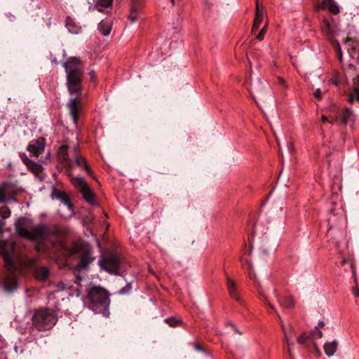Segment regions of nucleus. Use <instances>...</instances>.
<instances>
[{
    "instance_id": "obj_1",
    "label": "nucleus",
    "mask_w": 359,
    "mask_h": 359,
    "mask_svg": "<svg viewBox=\"0 0 359 359\" xmlns=\"http://www.w3.org/2000/svg\"><path fill=\"white\" fill-rule=\"evenodd\" d=\"M67 74V85L68 92L72 97L67 103V107L74 122L76 123L78 114V107L83 98L82 78L83 70L80 60L73 57L63 63Z\"/></svg>"
},
{
    "instance_id": "obj_2",
    "label": "nucleus",
    "mask_w": 359,
    "mask_h": 359,
    "mask_svg": "<svg viewBox=\"0 0 359 359\" xmlns=\"http://www.w3.org/2000/svg\"><path fill=\"white\" fill-rule=\"evenodd\" d=\"M18 234L30 241L43 238L48 232L47 226L43 224L31 226L30 222L25 218L19 219L15 222Z\"/></svg>"
},
{
    "instance_id": "obj_3",
    "label": "nucleus",
    "mask_w": 359,
    "mask_h": 359,
    "mask_svg": "<svg viewBox=\"0 0 359 359\" xmlns=\"http://www.w3.org/2000/svg\"><path fill=\"white\" fill-rule=\"evenodd\" d=\"M57 318L55 311L49 309H41L34 313L32 317L34 327L40 331L52 328L57 323Z\"/></svg>"
},
{
    "instance_id": "obj_4",
    "label": "nucleus",
    "mask_w": 359,
    "mask_h": 359,
    "mask_svg": "<svg viewBox=\"0 0 359 359\" xmlns=\"http://www.w3.org/2000/svg\"><path fill=\"white\" fill-rule=\"evenodd\" d=\"M100 267L111 274L118 275L119 273L120 259L111 252L103 255L99 261Z\"/></svg>"
},
{
    "instance_id": "obj_5",
    "label": "nucleus",
    "mask_w": 359,
    "mask_h": 359,
    "mask_svg": "<svg viewBox=\"0 0 359 359\" xmlns=\"http://www.w3.org/2000/svg\"><path fill=\"white\" fill-rule=\"evenodd\" d=\"M88 298L93 304H99L101 306H109V294L104 288L95 286L88 292Z\"/></svg>"
},
{
    "instance_id": "obj_6",
    "label": "nucleus",
    "mask_w": 359,
    "mask_h": 359,
    "mask_svg": "<svg viewBox=\"0 0 359 359\" xmlns=\"http://www.w3.org/2000/svg\"><path fill=\"white\" fill-rule=\"evenodd\" d=\"M1 253L2 254L4 261L8 269L11 272L15 270V264L11 256V254L15 250V244L11 241H2L0 243Z\"/></svg>"
},
{
    "instance_id": "obj_7",
    "label": "nucleus",
    "mask_w": 359,
    "mask_h": 359,
    "mask_svg": "<svg viewBox=\"0 0 359 359\" xmlns=\"http://www.w3.org/2000/svg\"><path fill=\"white\" fill-rule=\"evenodd\" d=\"M266 87L267 85L264 83L260 78H256L255 81H252L249 90L255 102H257V98H259V100L265 98ZM257 105L259 106V104Z\"/></svg>"
},
{
    "instance_id": "obj_8",
    "label": "nucleus",
    "mask_w": 359,
    "mask_h": 359,
    "mask_svg": "<svg viewBox=\"0 0 359 359\" xmlns=\"http://www.w3.org/2000/svg\"><path fill=\"white\" fill-rule=\"evenodd\" d=\"M45 145V139L41 137L31 141L27 147V150L34 157H38L43 152Z\"/></svg>"
},
{
    "instance_id": "obj_9",
    "label": "nucleus",
    "mask_w": 359,
    "mask_h": 359,
    "mask_svg": "<svg viewBox=\"0 0 359 359\" xmlns=\"http://www.w3.org/2000/svg\"><path fill=\"white\" fill-rule=\"evenodd\" d=\"M266 302H267L269 306L271 309V310H273L276 313V315L278 316V318H279V320L280 321L281 327H282V329H283V333H284V341H285V344H290V340L292 339V337L294 334V330L293 327H291L290 325H288V326L284 325V324H283V321L281 320L280 316L276 312L275 306L273 304H271L269 302V301L267 300V299H266Z\"/></svg>"
},
{
    "instance_id": "obj_10",
    "label": "nucleus",
    "mask_w": 359,
    "mask_h": 359,
    "mask_svg": "<svg viewBox=\"0 0 359 359\" xmlns=\"http://www.w3.org/2000/svg\"><path fill=\"white\" fill-rule=\"evenodd\" d=\"M20 157L25 163V165L27 166V168L34 175H36L42 172L43 167L41 165L28 158V157L25 153H20Z\"/></svg>"
},
{
    "instance_id": "obj_11",
    "label": "nucleus",
    "mask_w": 359,
    "mask_h": 359,
    "mask_svg": "<svg viewBox=\"0 0 359 359\" xmlns=\"http://www.w3.org/2000/svg\"><path fill=\"white\" fill-rule=\"evenodd\" d=\"M317 9H327L332 14L339 13V7L334 0H323L321 4L316 6Z\"/></svg>"
},
{
    "instance_id": "obj_12",
    "label": "nucleus",
    "mask_w": 359,
    "mask_h": 359,
    "mask_svg": "<svg viewBox=\"0 0 359 359\" xmlns=\"http://www.w3.org/2000/svg\"><path fill=\"white\" fill-rule=\"evenodd\" d=\"M226 286L229 294L230 296L236 299V301L240 300V297L237 293V287L235 281L231 279L228 275H226Z\"/></svg>"
},
{
    "instance_id": "obj_13",
    "label": "nucleus",
    "mask_w": 359,
    "mask_h": 359,
    "mask_svg": "<svg viewBox=\"0 0 359 359\" xmlns=\"http://www.w3.org/2000/svg\"><path fill=\"white\" fill-rule=\"evenodd\" d=\"M338 341L333 340L330 342H326L323 346L324 351L328 357L333 356L337 349Z\"/></svg>"
},
{
    "instance_id": "obj_14",
    "label": "nucleus",
    "mask_w": 359,
    "mask_h": 359,
    "mask_svg": "<svg viewBox=\"0 0 359 359\" xmlns=\"http://www.w3.org/2000/svg\"><path fill=\"white\" fill-rule=\"evenodd\" d=\"M273 295L277 298L280 306L285 309H289L294 305V300L290 297H285L282 299H278V293L276 290L273 291Z\"/></svg>"
},
{
    "instance_id": "obj_15",
    "label": "nucleus",
    "mask_w": 359,
    "mask_h": 359,
    "mask_svg": "<svg viewBox=\"0 0 359 359\" xmlns=\"http://www.w3.org/2000/svg\"><path fill=\"white\" fill-rule=\"evenodd\" d=\"M17 282L15 277H7L4 281V288L6 292H13L17 288Z\"/></svg>"
},
{
    "instance_id": "obj_16",
    "label": "nucleus",
    "mask_w": 359,
    "mask_h": 359,
    "mask_svg": "<svg viewBox=\"0 0 359 359\" xmlns=\"http://www.w3.org/2000/svg\"><path fill=\"white\" fill-rule=\"evenodd\" d=\"M355 87L353 91L350 94L348 97V102L353 103L355 101H359V76L353 79Z\"/></svg>"
},
{
    "instance_id": "obj_17",
    "label": "nucleus",
    "mask_w": 359,
    "mask_h": 359,
    "mask_svg": "<svg viewBox=\"0 0 359 359\" xmlns=\"http://www.w3.org/2000/svg\"><path fill=\"white\" fill-rule=\"evenodd\" d=\"M71 182L80 191H82L89 186L82 177H71Z\"/></svg>"
},
{
    "instance_id": "obj_18",
    "label": "nucleus",
    "mask_w": 359,
    "mask_h": 359,
    "mask_svg": "<svg viewBox=\"0 0 359 359\" xmlns=\"http://www.w3.org/2000/svg\"><path fill=\"white\" fill-rule=\"evenodd\" d=\"M355 121V115L353 111L346 108L343 111L342 117H341V123L346 126L348 123H353Z\"/></svg>"
},
{
    "instance_id": "obj_19",
    "label": "nucleus",
    "mask_w": 359,
    "mask_h": 359,
    "mask_svg": "<svg viewBox=\"0 0 359 359\" xmlns=\"http://www.w3.org/2000/svg\"><path fill=\"white\" fill-rule=\"evenodd\" d=\"M98 29L102 34L107 36L111 29V23L109 20H102L98 25Z\"/></svg>"
},
{
    "instance_id": "obj_20",
    "label": "nucleus",
    "mask_w": 359,
    "mask_h": 359,
    "mask_svg": "<svg viewBox=\"0 0 359 359\" xmlns=\"http://www.w3.org/2000/svg\"><path fill=\"white\" fill-rule=\"evenodd\" d=\"M81 193L83 195L84 199L92 205L95 204V194L90 189V187H87L86 189H83Z\"/></svg>"
},
{
    "instance_id": "obj_21",
    "label": "nucleus",
    "mask_w": 359,
    "mask_h": 359,
    "mask_svg": "<svg viewBox=\"0 0 359 359\" xmlns=\"http://www.w3.org/2000/svg\"><path fill=\"white\" fill-rule=\"evenodd\" d=\"M49 276V271L47 268L43 267L36 269L35 276L39 280H45Z\"/></svg>"
},
{
    "instance_id": "obj_22",
    "label": "nucleus",
    "mask_w": 359,
    "mask_h": 359,
    "mask_svg": "<svg viewBox=\"0 0 359 359\" xmlns=\"http://www.w3.org/2000/svg\"><path fill=\"white\" fill-rule=\"evenodd\" d=\"M140 10L135 6L130 8V14L128 15V20L130 22H135L139 18Z\"/></svg>"
},
{
    "instance_id": "obj_23",
    "label": "nucleus",
    "mask_w": 359,
    "mask_h": 359,
    "mask_svg": "<svg viewBox=\"0 0 359 359\" xmlns=\"http://www.w3.org/2000/svg\"><path fill=\"white\" fill-rule=\"evenodd\" d=\"M262 14L259 12L258 2L257 1L256 5V14L255 18L254 24L252 26V30L257 29L262 20Z\"/></svg>"
},
{
    "instance_id": "obj_24",
    "label": "nucleus",
    "mask_w": 359,
    "mask_h": 359,
    "mask_svg": "<svg viewBox=\"0 0 359 359\" xmlns=\"http://www.w3.org/2000/svg\"><path fill=\"white\" fill-rule=\"evenodd\" d=\"M94 260L90 253L87 252L81 258L80 265L83 268L88 267V264Z\"/></svg>"
},
{
    "instance_id": "obj_25",
    "label": "nucleus",
    "mask_w": 359,
    "mask_h": 359,
    "mask_svg": "<svg viewBox=\"0 0 359 359\" xmlns=\"http://www.w3.org/2000/svg\"><path fill=\"white\" fill-rule=\"evenodd\" d=\"M58 157L62 162L68 161L67 147L62 146L58 151Z\"/></svg>"
},
{
    "instance_id": "obj_26",
    "label": "nucleus",
    "mask_w": 359,
    "mask_h": 359,
    "mask_svg": "<svg viewBox=\"0 0 359 359\" xmlns=\"http://www.w3.org/2000/svg\"><path fill=\"white\" fill-rule=\"evenodd\" d=\"M76 164L79 165V166H84L86 171L88 172V173H90V168H88L87 163H86V159L83 158V157L81 156H76Z\"/></svg>"
},
{
    "instance_id": "obj_27",
    "label": "nucleus",
    "mask_w": 359,
    "mask_h": 359,
    "mask_svg": "<svg viewBox=\"0 0 359 359\" xmlns=\"http://www.w3.org/2000/svg\"><path fill=\"white\" fill-rule=\"evenodd\" d=\"M345 45L347 46V49L349 51L350 49L354 50L358 45L357 42L351 39L347 38L344 41Z\"/></svg>"
},
{
    "instance_id": "obj_28",
    "label": "nucleus",
    "mask_w": 359,
    "mask_h": 359,
    "mask_svg": "<svg viewBox=\"0 0 359 359\" xmlns=\"http://www.w3.org/2000/svg\"><path fill=\"white\" fill-rule=\"evenodd\" d=\"M60 201H61L63 203L64 208H66L68 209L69 214H72L73 213L72 205L70 203V201L68 200V198L65 196V195H64L62 196V198L60 199Z\"/></svg>"
},
{
    "instance_id": "obj_29",
    "label": "nucleus",
    "mask_w": 359,
    "mask_h": 359,
    "mask_svg": "<svg viewBox=\"0 0 359 359\" xmlns=\"http://www.w3.org/2000/svg\"><path fill=\"white\" fill-rule=\"evenodd\" d=\"M71 287V285L69 283H65L63 282H59L55 285V292H62L68 290Z\"/></svg>"
},
{
    "instance_id": "obj_30",
    "label": "nucleus",
    "mask_w": 359,
    "mask_h": 359,
    "mask_svg": "<svg viewBox=\"0 0 359 359\" xmlns=\"http://www.w3.org/2000/svg\"><path fill=\"white\" fill-rule=\"evenodd\" d=\"M112 1L113 0H96L97 1V9L101 11V8H100V7H108L109 6L111 3H112Z\"/></svg>"
},
{
    "instance_id": "obj_31",
    "label": "nucleus",
    "mask_w": 359,
    "mask_h": 359,
    "mask_svg": "<svg viewBox=\"0 0 359 359\" xmlns=\"http://www.w3.org/2000/svg\"><path fill=\"white\" fill-rule=\"evenodd\" d=\"M11 215V210L7 206L0 207V216L3 219H6Z\"/></svg>"
},
{
    "instance_id": "obj_32",
    "label": "nucleus",
    "mask_w": 359,
    "mask_h": 359,
    "mask_svg": "<svg viewBox=\"0 0 359 359\" xmlns=\"http://www.w3.org/2000/svg\"><path fill=\"white\" fill-rule=\"evenodd\" d=\"M64 195L65 194L62 192L59 191L56 189L54 188L53 190L51 196H52L53 198H55V199L60 200V198H62V196Z\"/></svg>"
},
{
    "instance_id": "obj_33",
    "label": "nucleus",
    "mask_w": 359,
    "mask_h": 359,
    "mask_svg": "<svg viewBox=\"0 0 359 359\" xmlns=\"http://www.w3.org/2000/svg\"><path fill=\"white\" fill-rule=\"evenodd\" d=\"M165 321L171 327L177 326L179 323H181L180 320L175 318H166Z\"/></svg>"
},
{
    "instance_id": "obj_34",
    "label": "nucleus",
    "mask_w": 359,
    "mask_h": 359,
    "mask_svg": "<svg viewBox=\"0 0 359 359\" xmlns=\"http://www.w3.org/2000/svg\"><path fill=\"white\" fill-rule=\"evenodd\" d=\"M287 344L286 353L288 355V356L290 358H292L293 357V353H292V348L294 346V343L292 342L291 340H290V345H289V344Z\"/></svg>"
},
{
    "instance_id": "obj_35",
    "label": "nucleus",
    "mask_w": 359,
    "mask_h": 359,
    "mask_svg": "<svg viewBox=\"0 0 359 359\" xmlns=\"http://www.w3.org/2000/svg\"><path fill=\"white\" fill-rule=\"evenodd\" d=\"M355 285L352 287V292L355 297H359V285H358L357 280L355 279Z\"/></svg>"
},
{
    "instance_id": "obj_36",
    "label": "nucleus",
    "mask_w": 359,
    "mask_h": 359,
    "mask_svg": "<svg viewBox=\"0 0 359 359\" xmlns=\"http://www.w3.org/2000/svg\"><path fill=\"white\" fill-rule=\"evenodd\" d=\"M308 339L309 337L305 334H303L297 338V342L304 344Z\"/></svg>"
},
{
    "instance_id": "obj_37",
    "label": "nucleus",
    "mask_w": 359,
    "mask_h": 359,
    "mask_svg": "<svg viewBox=\"0 0 359 359\" xmlns=\"http://www.w3.org/2000/svg\"><path fill=\"white\" fill-rule=\"evenodd\" d=\"M266 27L264 26L262 29L261 31L259 32V33L258 34V35L257 36V39L259 41H262L263 39H264V34L266 33Z\"/></svg>"
},
{
    "instance_id": "obj_38",
    "label": "nucleus",
    "mask_w": 359,
    "mask_h": 359,
    "mask_svg": "<svg viewBox=\"0 0 359 359\" xmlns=\"http://www.w3.org/2000/svg\"><path fill=\"white\" fill-rule=\"evenodd\" d=\"M6 200V192L3 187H0V203L4 202Z\"/></svg>"
},
{
    "instance_id": "obj_39",
    "label": "nucleus",
    "mask_w": 359,
    "mask_h": 359,
    "mask_svg": "<svg viewBox=\"0 0 359 359\" xmlns=\"http://www.w3.org/2000/svg\"><path fill=\"white\" fill-rule=\"evenodd\" d=\"M333 44L338 52V56H339V59H341L342 57V55H341V48L339 47V43L335 41H333Z\"/></svg>"
},
{
    "instance_id": "obj_40",
    "label": "nucleus",
    "mask_w": 359,
    "mask_h": 359,
    "mask_svg": "<svg viewBox=\"0 0 359 359\" xmlns=\"http://www.w3.org/2000/svg\"><path fill=\"white\" fill-rule=\"evenodd\" d=\"M313 345L314 348V353L317 357H320L321 355V352L319 347L316 345L315 342L313 343Z\"/></svg>"
},
{
    "instance_id": "obj_41",
    "label": "nucleus",
    "mask_w": 359,
    "mask_h": 359,
    "mask_svg": "<svg viewBox=\"0 0 359 359\" xmlns=\"http://www.w3.org/2000/svg\"><path fill=\"white\" fill-rule=\"evenodd\" d=\"M321 95H322V92L321 90L319 89V88H317L315 92H314V97L318 99V100H320L321 99Z\"/></svg>"
},
{
    "instance_id": "obj_42",
    "label": "nucleus",
    "mask_w": 359,
    "mask_h": 359,
    "mask_svg": "<svg viewBox=\"0 0 359 359\" xmlns=\"http://www.w3.org/2000/svg\"><path fill=\"white\" fill-rule=\"evenodd\" d=\"M312 334H316V338H321L323 336L322 332L319 331L317 327L315 328V330L312 332Z\"/></svg>"
},
{
    "instance_id": "obj_43",
    "label": "nucleus",
    "mask_w": 359,
    "mask_h": 359,
    "mask_svg": "<svg viewBox=\"0 0 359 359\" xmlns=\"http://www.w3.org/2000/svg\"><path fill=\"white\" fill-rule=\"evenodd\" d=\"M131 289V286L130 285H126L125 287L122 288L120 290L121 294H125L128 292Z\"/></svg>"
},
{
    "instance_id": "obj_44",
    "label": "nucleus",
    "mask_w": 359,
    "mask_h": 359,
    "mask_svg": "<svg viewBox=\"0 0 359 359\" xmlns=\"http://www.w3.org/2000/svg\"><path fill=\"white\" fill-rule=\"evenodd\" d=\"M104 307L103 310V315L106 317H108L109 316V306H102Z\"/></svg>"
},
{
    "instance_id": "obj_45",
    "label": "nucleus",
    "mask_w": 359,
    "mask_h": 359,
    "mask_svg": "<svg viewBox=\"0 0 359 359\" xmlns=\"http://www.w3.org/2000/svg\"><path fill=\"white\" fill-rule=\"evenodd\" d=\"M204 6H205V8L206 9L210 10V9H211V8H212V3H210V2H209V1H205L204 2Z\"/></svg>"
},
{
    "instance_id": "obj_46",
    "label": "nucleus",
    "mask_w": 359,
    "mask_h": 359,
    "mask_svg": "<svg viewBox=\"0 0 359 359\" xmlns=\"http://www.w3.org/2000/svg\"><path fill=\"white\" fill-rule=\"evenodd\" d=\"M287 149L290 151V153H292L294 150V145L292 142H288L287 144Z\"/></svg>"
},
{
    "instance_id": "obj_47",
    "label": "nucleus",
    "mask_w": 359,
    "mask_h": 359,
    "mask_svg": "<svg viewBox=\"0 0 359 359\" xmlns=\"http://www.w3.org/2000/svg\"><path fill=\"white\" fill-rule=\"evenodd\" d=\"M89 75H90V80L93 81L95 80V72L94 71H91L90 73H89Z\"/></svg>"
},
{
    "instance_id": "obj_48",
    "label": "nucleus",
    "mask_w": 359,
    "mask_h": 359,
    "mask_svg": "<svg viewBox=\"0 0 359 359\" xmlns=\"http://www.w3.org/2000/svg\"><path fill=\"white\" fill-rule=\"evenodd\" d=\"M323 25H324L325 27L329 29L330 23L327 20H324Z\"/></svg>"
},
{
    "instance_id": "obj_49",
    "label": "nucleus",
    "mask_w": 359,
    "mask_h": 359,
    "mask_svg": "<svg viewBox=\"0 0 359 359\" xmlns=\"http://www.w3.org/2000/svg\"><path fill=\"white\" fill-rule=\"evenodd\" d=\"M67 26H68V29H69V32H73V33H78L79 32V30H73V29H72L70 28V27H69L70 26L69 25H68Z\"/></svg>"
},
{
    "instance_id": "obj_50",
    "label": "nucleus",
    "mask_w": 359,
    "mask_h": 359,
    "mask_svg": "<svg viewBox=\"0 0 359 359\" xmlns=\"http://www.w3.org/2000/svg\"><path fill=\"white\" fill-rule=\"evenodd\" d=\"M321 119H322V121H323V122H326V121H328L327 118L325 116H323L321 117Z\"/></svg>"
},
{
    "instance_id": "obj_51",
    "label": "nucleus",
    "mask_w": 359,
    "mask_h": 359,
    "mask_svg": "<svg viewBox=\"0 0 359 359\" xmlns=\"http://www.w3.org/2000/svg\"><path fill=\"white\" fill-rule=\"evenodd\" d=\"M276 142H277L279 150L280 151V142H279V140L278 139H276Z\"/></svg>"
},
{
    "instance_id": "obj_52",
    "label": "nucleus",
    "mask_w": 359,
    "mask_h": 359,
    "mask_svg": "<svg viewBox=\"0 0 359 359\" xmlns=\"http://www.w3.org/2000/svg\"><path fill=\"white\" fill-rule=\"evenodd\" d=\"M232 327H233V330H234L236 332H237L239 334H241L238 330H237V329L234 327V325H232Z\"/></svg>"
},
{
    "instance_id": "obj_53",
    "label": "nucleus",
    "mask_w": 359,
    "mask_h": 359,
    "mask_svg": "<svg viewBox=\"0 0 359 359\" xmlns=\"http://www.w3.org/2000/svg\"><path fill=\"white\" fill-rule=\"evenodd\" d=\"M319 325H320L321 327H323L324 323H320V324H319Z\"/></svg>"
},
{
    "instance_id": "obj_54",
    "label": "nucleus",
    "mask_w": 359,
    "mask_h": 359,
    "mask_svg": "<svg viewBox=\"0 0 359 359\" xmlns=\"http://www.w3.org/2000/svg\"><path fill=\"white\" fill-rule=\"evenodd\" d=\"M171 2H172V4L174 5L175 4V0H171Z\"/></svg>"
},
{
    "instance_id": "obj_55",
    "label": "nucleus",
    "mask_w": 359,
    "mask_h": 359,
    "mask_svg": "<svg viewBox=\"0 0 359 359\" xmlns=\"http://www.w3.org/2000/svg\"><path fill=\"white\" fill-rule=\"evenodd\" d=\"M330 123L332 124L334 123V121H330Z\"/></svg>"
},
{
    "instance_id": "obj_56",
    "label": "nucleus",
    "mask_w": 359,
    "mask_h": 359,
    "mask_svg": "<svg viewBox=\"0 0 359 359\" xmlns=\"http://www.w3.org/2000/svg\"><path fill=\"white\" fill-rule=\"evenodd\" d=\"M352 273H353V274H355V271H354L353 269H352Z\"/></svg>"
}]
</instances>
